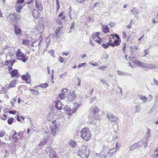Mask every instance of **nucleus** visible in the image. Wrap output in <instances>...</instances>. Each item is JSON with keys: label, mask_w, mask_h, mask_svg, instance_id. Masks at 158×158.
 <instances>
[{"label": "nucleus", "mask_w": 158, "mask_h": 158, "mask_svg": "<svg viewBox=\"0 0 158 158\" xmlns=\"http://www.w3.org/2000/svg\"><path fill=\"white\" fill-rule=\"evenodd\" d=\"M46 142H45L44 141V142H41L39 144V145L40 146H41L42 145H43V144H45L46 143Z\"/></svg>", "instance_id": "obj_54"}, {"label": "nucleus", "mask_w": 158, "mask_h": 158, "mask_svg": "<svg viewBox=\"0 0 158 158\" xmlns=\"http://www.w3.org/2000/svg\"><path fill=\"white\" fill-rule=\"evenodd\" d=\"M64 111L66 112L67 113L69 114L70 115H71L72 114H70L69 113L70 112H72V109H71V108L69 107L68 106L66 105L64 108Z\"/></svg>", "instance_id": "obj_23"}, {"label": "nucleus", "mask_w": 158, "mask_h": 158, "mask_svg": "<svg viewBox=\"0 0 158 158\" xmlns=\"http://www.w3.org/2000/svg\"><path fill=\"white\" fill-rule=\"evenodd\" d=\"M100 35V33L99 32H96L93 34L91 36L90 39H95L96 38H98L99 36Z\"/></svg>", "instance_id": "obj_25"}, {"label": "nucleus", "mask_w": 158, "mask_h": 158, "mask_svg": "<svg viewBox=\"0 0 158 158\" xmlns=\"http://www.w3.org/2000/svg\"><path fill=\"white\" fill-rule=\"evenodd\" d=\"M127 44L126 43H123L122 45V50L124 54L126 53V48Z\"/></svg>", "instance_id": "obj_29"}, {"label": "nucleus", "mask_w": 158, "mask_h": 158, "mask_svg": "<svg viewBox=\"0 0 158 158\" xmlns=\"http://www.w3.org/2000/svg\"><path fill=\"white\" fill-rule=\"evenodd\" d=\"M21 79L27 83L30 84L31 82V77L28 73H26L25 74L22 75Z\"/></svg>", "instance_id": "obj_8"}, {"label": "nucleus", "mask_w": 158, "mask_h": 158, "mask_svg": "<svg viewBox=\"0 0 158 158\" xmlns=\"http://www.w3.org/2000/svg\"><path fill=\"white\" fill-rule=\"evenodd\" d=\"M7 115L4 114L0 116V118L4 120H6L7 118Z\"/></svg>", "instance_id": "obj_41"}, {"label": "nucleus", "mask_w": 158, "mask_h": 158, "mask_svg": "<svg viewBox=\"0 0 158 158\" xmlns=\"http://www.w3.org/2000/svg\"><path fill=\"white\" fill-rule=\"evenodd\" d=\"M99 110L98 107L95 106L94 107H92L90 110V114H95L98 113L99 112Z\"/></svg>", "instance_id": "obj_12"}, {"label": "nucleus", "mask_w": 158, "mask_h": 158, "mask_svg": "<svg viewBox=\"0 0 158 158\" xmlns=\"http://www.w3.org/2000/svg\"><path fill=\"white\" fill-rule=\"evenodd\" d=\"M92 65L94 66H97L98 65V63H95V64H92Z\"/></svg>", "instance_id": "obj_61"}, {"label": "nucleus", "mask_w": 158, "mask_h": 158, "mask_svg": "<svg viewBox=\"0 0 158 158\" xmlns=\"http://www.w3.org/2000/svg\"><path fill=\"white\" fill-rule=\"evenodd\" d=\"M15 118L19 122H20L21 119L19 118V114L16 115Z\"/></svg>", "instance_id": "obj_50"}, {"label": "nucleus", "mask_w": 158, "mask_h": 158, "mask_svg": "<svg viewBox=\"0 0 158 158\" xmlns=\"http://www.w3.org/2000/svg\"><path fill=\"white\" fill-rule=\"evenodd\" d=\"M32 15L33 17L36 19L39 18L41 15L40 13L35 9L34 10Z\"/></svg>", "instance_id": "obj_13"}, {"label": "nucleus", "mask_w": 158, "mask_h": 158, "mask_svg": "<svg viewBox=\"0 0 158 158\" xmlns=\"http://www.w3.org/2000/svg\"><path fill=\"white\" fill-rule=\"evenodd\" d=\"M154 158H158V149H156L155 151L154 154Z\"/></svg>", "instance_id": "obj_38"}, {"label": "nucleus", "mask_w": 158, "mask_h": 158, "mask_svg": "<svg viewBox=\"0 0 158 158\" xmlns=\"http://www.w3.org/2000/svg\"><path fill=\"white\" fill-rule=\"evenodd\" d=\"M55 103V106L56 109L58 110H61L62 109L63 105L60 100H56Z\"/></svg>", "instance_id": "obj_10"}, {"label": "nucleus", "mask_w": 158, "mask_h": 158, "mask_svg": "<svg viewBox=\"0 0 158 158\" xmlns=\"http://www.w3.org/2000/svg\"><path fill=\"white\" fill-rule=\"evenodd\" d=\"M56 4L57 7V12L58 11V10L60 7L59 2L58 0H56Z\"/></svg>", "instance_id": "obj_42"}, {"label": "nucleus", "mask_w": 158, "mask_h": 158, "mask_svg": "<svg viewBox=\"0 0 158 158\" xmlns=\"http://www.w3.org/2000/svg\"><path fill=\"white\" fill-rule=\"evenodd\" d=\"M8 70L10 72L9 74L12 78H18L20 77V74L19 73V71L17 69L12 70L11 67H8Z\"/></svg>", "instance_id": "obj_5"}, {"label": "nucleus", "mask_w": 158, "mask_h": 158, "mask_svg": "<svg viewBox=\"0 0 158 158\" xmlns=\"http://www.w3.org/2000/svg\"><path fill=\"white\" fill-rule=\"evenodd\" d=\"M24 132L23 131H19L17 133L15 131H13L12 137L15 141L17 140L21 139L23 138Z\"/></svg>", "instance_id": "obj_6"}, {"label": "nucleus", "mask_w": 158, "mask_h": 158, "mask_svg": "<svg viewBox=\"0 0 158 158\" xmlns=\"http://www.w3.org/2000/svg\"><path fill=\"white\" fill-rule=\"evenodd\" d=\"M8 113L10 114H15L16 113V111L15 110L9 111Z\"/></svg>", "instance_id": "obj_49"}, {"label": "nucleus", "mask_w": 158, "mask_h": 158, "mask_svg": "<svg viewBox=\"0 0 158 158\" xmlns=\"http://www.w3.org/2000/svg\"><path fill=\"white\" fill-rule=\"evenodd\" d=\"M49 85L47 83H44L41 84L39 85V87L43 88H45L48 87Z\"/></svg>", "instance_id": "obj_31"}, {"label": "nucleus", "mask_w": 158, "mask_h": 158, "mask_svg": "<svg viewBox=\"0 0 158 158\" xmlns=\"http://www.w3.org/2000/svg\"><path fill=\"white\" fill-rule=\"evenodd\" d=\"M6 133V132L4 130H0V137H3L5 135Z\"/></svg>", "instance_id": "obj_35"}, {"label": "nucleus", "mask_w": 158, "mask_h": 158, "mask_svg": "<svg viewBox=\"0 0 158 158\" xmlns=\"http://www.w3.org/2000/svg\"><path fill=\"white\" fill-rule=\"evenodd\" d=\"M76 98V95L74 92L72 93L69 96V99L70 101H73Z\"/></svg>", "instance_id": "obj_28"}, {"label": "nucleus", "mask_w": 158, "mask_h": 158, "mask_svg": "<svg viewBox=\"0 0 158 158\" xmlns=\"http://www.w3.org/2000/svg\"><path fill=\"white\" fill-rule=\"evenodd\" d=\"M109 46H110L112 47H114V45L113 43H108L106 44H102V46L104 48L106 49L109 47Z\"/></svg>", "instance_id": "obj_24"}, {"label": "nucleus", "mask_w": 158, "mask_h": 158, "mask_svg": "<svg viewBox=\"0 0 158 158\" xmlns=\"http://www.w3.org/2000/svg\"><path fill=\"white\" fill-rule=\"evenodd\" d=\"M122 36H123V38L124 39H125L127 37V35H126V33L125 31H123L122 32Z\"/></svg>", "instance_id": "obj_51"}, {"label": "nucleus", "mask_w": 158, "mask_h": 158, "mask_svg": "<svg viewBox=\"0 0 158 158\" xmlns=\"http://www.w3.org/2000/svg\"><path fill=\"white\" fill-rule=\"evenodd\" d=\"M152 22L154 24H155L157 23V22L155 20V19H152Z\"/></svg>", "instance_id": "obj_62"}, {"label": "nucleus", "mask_w": 158, "mask_h": 158, "mask_svg": "<svg viewBox=\"0 0 158 158\" xmlns=\"http://www.w3.org/2000/svg\"><path fill=\"white\" fill-rule=\"evenodd\" d=\"M24 2V0H17L16 3L17 4H22Z\"/></svg>", "instance_id": "obj_44"}, {"label": "nucleus", "mask_w": 158, "mask_h": 158, "mask_svg": "<svg viewBox=\"0 0 158 158\" xmlns=\"http://www.w3.org/2000/svg\"><path fill=\"white\" fill-rule=\"evenodd\" d=\"M17 84V80H14L11 81L9 84L8 85L7 88H11L15 87Z\"/></svg>", "instance_id": "obj_18"}, {"label": "nucleus", "mask_w": 158, "mask_h": 158, "mask_svg": "<svg viewBox=\"0 0 158 158\" xmlns=\"http://www.w3.org/2000/svg\"><path fill=\"white\" fill-rule=\"evenodd\" d=\"M16 60H13L12 61L9 60H6L5 61V64L6 65L8 66V67H11L13 66V64L15 62Z\"/></svg>", "instance_id": "obj_20"}, {"label": "nucleus", "mask_w": 158, "mask_h": 158, "mask_svg": "<svg viewBox=\"0 0 158 158\" xmlns=\"http://www.w3.org/2000/svg\"><path fill=\"white\" fill-rule=\"evenodd\" d=\"M31 129L30 128H28L27 130V132L28 134H29L31 131Z\"/></svg>", "instance_id": "obj_60"}, {"label": "nucleus", "mask_w": 158, "mask_h": 158, "mask_svg": "<svg viewBox=\"0 0 158 158\" xmlns=\"http://www.w3.org/2000/svg\"><path fill=\"white\" fill-rule=\"evenodd\" d=\"M64 90H66V91H68L66 89H64L61 90V93L59 95V98L61 100L65 98V91Z\"/></svg>", "instance_id": "obj_16"}, {"label": "nucleus", "mask_w": 158, "mask_h": 158, "mask_svg": "<svg viewBox=\"0 0 158 158\" xmlns=\"http://www.w3.org/2000/svg\"><path fill=\"white\" fill-rule=\"evenodd\" d=\"M144 51L145 52V54L144 56H146L147 54H148V52L147 49L144 50Z\"/></svg>", "instance_id": "obj_58"}, {"label": "nucleus", "mask_w": 158, "mask_h": 158, "mask_svg": "<svg viewBox=\"0 0 158 158\" xmlns=\"http://www.w3.org/2000/svg\"><path fill=\"white\" fill-rule=\"evenodd\" d=\"M109 25L111 27H114L115 24L114 23H113L112 22H109Z\"/></svg>", "instance_id": "obj_52"}, {"label": "nucleus", "mask_w": 158, "mask_h": 158, "mask_svg": "<svg viewBox=\"0 0 158 158\" xmlns=\"http://www.w3.org/2000/svg\"><path fill=\"white\" fill-rule=\"evenodd\" d=\"M102 29L103 33L105 34H106L109 32V28L106 25H102Z\"/></svg>", "instance_id": "obj_22"}, {"label": "nucleus", "mask_w": 158, "mask_h": 158, "mask_svg": "<svg viewBox=\"0 0 158 158\" xmlns=\"http://www.w3.org/2000/svg\"><path fill=\"white\" fill-rule=\"evenodd\" d=\"M154 83L157 85H158V81L154 79L153 80Z\"/></svg>", "instance_id": "obj_55"}, {"label": "nucleus", "mask_w": 158, "mask_h": 158, "mask_svg": "<svg viewBox=\"0 0 158 158\" xmlns=\"http://www.w3.org/2000/svg\"><path fill=\"white\" fill-rule=\"evenodd\" d=\"M102 41V40L101 39V38L100 37H99V38H98V40H97L95 42H96L98 44H101Z\"/></svg>", "instance_id": "obj_48"}, {"label": "nucleus", "mask_w": 158, "mask_h": 158, "mask_svg": "<svg viewBox=\"0 0 158 158\" xmlns=\"http://www.w3.org/2000/svg\"><path fill=\"white\" fill-rule=\"evenodd\" d=\"M15 54L17 57V59L23 62H26L29 59L28 57L26 56L22 52L20 49H18Z\"/></svg>", "instance_id": "obj_3"}, {"label": "nucleus", "mask_w": 158, "mask_h": 158, "mask_svg": "<svg viewBox=\"0 0 158 158\" xmlns=\"http://www.w3.org/2000/svg\"><path fill=\"white\" fill-rule=\"evenodd\" d=\"M64 12L62 11L59 15V17H61L63 16L62 17V19H64L65 18V16H64Z\"/></svg>", "instance_id": "obj_46"}, {"label": "nucleus", "mask_w": 158, "mask_h": 158, "mask_svg": "<svg viewBox=\"0 0 158 158\" xmlns=\"http://www.w3.org/2000/svg\"><path fill=\"white\" fill-rule=\"evenodd\" d=\"M0 17H3V14L0 10Z\"/></svg>", "instance_id": "obj_63"}, {"label": "nucleus", "mask_w": 158, "mask_h": 158, "mask_svg": "<svg viewBox=\"0 0 158 158\" xmlns=\"http://www.w3.org/2000/svg\"><path fill=\"white\" fill-rule=\"evenodd\" d=\"M14 120V119L13 117L9 118L7 121V123L9 125H11Z\"/></svg>", "instance_id": "obj_32"}, {"label": "nucleus", "mask_w": 158, "mask_h": 158, "mask_svg": "<svg viewBox=\"0 0 158 158\" xmlns=\"http://www.w3.org/2000/svg\"><path fill=\"white\" fill-rule=\"evenodd\" d=\"M90 150L86 147H84L81 149H79L78 155L82 158H88L89 156Z\"/></svg>", "instance_id": "obj_2"}, {"label": "nucleus", "mask_w": 158, "mask_h": 158, "mask_svg": "<svg viewBox=\"0 0 158 158\" xmlns=\"http://www.w3.org/2000/svg\"><path fill=\"white\" fill-rule=\"evenodd\" d=\"M44 28V26L43 24H42V25H36L35 27L36 30L41 34H42L43 32Z\"/></svg>", "instance_id": "obj_17"}, {"label": "nucleus", "mask_w": 158, "mask_h": 158, "mask_svg": "<svg viewBox=\"0 0 158 158\" xmlns=\"http://www.w3.org/2000/svg\"><path fill=\"white\" fill-rule=\"evenodd\" d=\"M35 7L39 11H42L43 9V6L41 1L39 0H35Z\"/></svg>", "instance_id": "obj_9"}, {"label": "nucleus", "mask_w": 158, "mask_h": 158, "mask_svg": "<svg viewBox=\"0 0 158 158\" xmlns=\"http://www.w3.org/2000/svg\"><path fill=\"white\" fill-rule=\"evenodd\" d=\"M49 157L50 158H58V156L54 151H52L50 153Z\"/></svg>", "instance_id": "obj_26"}, {"label": "nucleus", "mask_w": 158, "mask_h": 158, "mask_svg": "<svg viewBox=\"0 0 158 158\" xmlns=\"http://www.w3.org/2000/svg\"><path fill=\"white\" fill-rule=\"evenodd\" d=\"M77 1L79 3H82L84 2V0H77Z\"/></svg>", "instance_id": "obj_57"}, {"label": "nucleus", "mask_w": 158, "mask_h": 158, "mask_svg": "<svg viewBox=\"0 0 158 158\" xmlns=\"http://www.w3.org/2000/svg\"><path fill=\"white\" fill-rule=\"evenodd\" d=\"M79 107V105L77 103H74L73 104V108L72 109V112L69 113L70 114H73V113L75 112L78 109Z\"/></svg>", "instance_id": "obj_19"}, {"label": "nucleus", "mask_w": 158, "mask_h": 158, "mask_svg": "<svg viewBox=\"0 0 158 158\" xmlns=\"http://www.w3.org/2000/svg\"><path fill=\"white\" fill-rule=\"evenodd\" d=\"M139 98L143 102H145L147 101V98L145 96H141Z\"/></svg>", "instance_id": "obj_33"}, {"label": "nucleus", "mask_w": 158, "mask_h": 158, "mask_svg": "<svg viewBox=\"0 0 158 158\" xmlns=\"http://www.w3.org/2000/svg\"><path fill=\"white\" fill-rule=\"evenodd\" d=\"M98 39V38H96L95 39H90V44L94 46V44L95 42H96L97 40Z\"/></svg>", "instance_id": "obj_34"}, {"label": "nucleus", "mask_w": 158, "mask_h": 158, "mask_svg": "<svg viewBox=\"0 0 158 158\" xmlns=\"http://www.w3.org/2000/svg\"><path fill=\"white\" fill-rule=\"evenodd\" d=\"M81 85V81L80 80H78V86H80Z\"/></svg>", "instance_id": "obj_64"}, {"label": "nucleus", "mask_w": 158, "mask_h": 158, "mask_svg": "<svg viewBox=\"0 0 158 158\" xmlns=\"http://www.w3.org/2000/svg\"><path fill=\"white\" fill-rule=\"evenodd\" d=\"M110 36L112 37V38H113L114 37H115L118 39H120L119 36L117 34H116L115 35H110Z\"/></svg>", "instance_id": "obj_45"}, {"label": "nucleus", "mask_w": 158, "mask_h": 158, "mask_svg": "<svg viewBox=\"0 0 158 158\" xmlns=\"http://www.w3.org/2000/svg\"><path fill=\"white\" fill-rule=\"evenodd\" d=\"M69 144L72 147H74L77 145V143L74 141H71L69 143Z\"/></svg>", "instance_id": "obj_37"}, {"label": "nucleus", "mask_w": 158, "mask_h": 158, "mask_svg": "<svg viewBox=\"0 0 158 158\" xmlns=\"http://www.w3.org/2000/svg\"><path fill=\"white\" fill-rule=\"evenodd\" d=\"M134 63L138 65L139 66L143 68H145L147 66H146V64L143 63L142 62L139 61V60H135L134 61Z\"/></svg>", "instance_id": "obj_21"}, {"label": "nucleus", "mask_w": 158, "mask_h": 158, "mask_svg": "<svg viewBox=\"0 0 158 158\" xmlns=\"http://www.w3.org/2000/svg\"><path fill=\"white\" fill-rule=\"evenodd\" d=\"M117 151V149L115 148H113L109 150L107 153V155L109 157H111Z\"/></svg>", "instance_id": "obj_15"}, {"label": "nucleus", "mask_w": 158, "mask_h": 158, "mask_svg": "<svg viewBox=\"0 0 158 158\" xmlns=\"http://www.w3.org/2000/svg\"><path fill=\"white\" fill-rule=\"evenodd\" d=\"M31 92L34 95H38L39 94V92L38 91L31 89L30 90Z\"/></svg>", "instance_id": "obj_39"}, {"label": "nucleus", "mask_w": 158, "mask_h": 158, "mask_svg": "<svg viewBox=\"0 0 158 158\" xmlns=\"http://www.w3.org/2000/svg\"><path fill=\"white\" fill-rule=\"evenodd\" d=\"M81 136L83 140L86 141L89 140L92 137V134L87 127L83 128L80 131Z\"/></svg>", "instance_id": "obj_1"}, {"label": "nucleus", "mask_w": 158, "mask_h": 158, "mask_svg": "<svg viewBox=\"0 0 158 158\" xmlns=\"http://www.w3.org/2000/svg\"><path fill=\"white\" fill-rule=\"evenodd\" d=\"M87 64L85 63H82L80 64L78 66V67L79 68H81L82 67H84Z\"/></svg>", "instance_id": "obj_43"}, {"label": "nucleus", "mask_w": 158, "mask_h": 158, "mask_svg": "<svg viewBox=\"0 0 158 158\" xmlns=\"http://www.w3.org/2000/svg\"><path fill=\"white\" fill-rule=\"evenodd\" d=\"M107 116L108 119L111 122L115 121H116L118 118L117 117H115L113 114L109 113L107 114Z\"/></svg>", "instance_id": "obj_14"}, {"label": "nucleus", "mask_w": 158, "mask_h": 158, "mask_svg": "<svg viewBox=\"0 0 158 158\" xmlns=\"http://www.w3.org/2000/svg\"><path fill=\"white\" fill-rule=\"evenodd\" d=\"M56 122V120L53 121L52 122V125L50 127L51 134L54 136L55 135L58 131Z\"/></svg>", "instance_id": "obj_7"}, {"label": "nucleus", "mask_w": 158, "mask_h": 158, "mask_svg": "<svg viewBox=\"0 0 158 158\" xmlns=\"http://www.w3.org/2000/svg\"><path fill=\"white\" fill-rule=\"evenodd\" d=\"M119 147H120L118 145V143L117 142L116 145V148H115L117 149V151L118 150V149H119Z\"/></svg>", "instance_id": "obj_53"}, {"label": "nucleus", "mask_w": 158, "mask_h": 158, "mask_svg": "<svg viewBox=\"0 0 158 158\" xmlns=\"http://www.w3.org/2000/svg\"><path fill=\"white\" fill-rule=\"evenodd\" d=\"M30 43L29 40L27 39H24L22 41V44L24 45H29Z\"/></svg>", "instance_id": "obj_30"}, {"label": "nucleus", "mask_w": 158, "mask_h": 158, "mask_svg": "<svg viewBox=\"0 0 158 158\" xmlns=\"http://www.w3.org/2000/svg\"><path fill=\"white\" fill-rule=\"evenodd\" d=\"M118 40L119 39H117V40H115L114 41L113 44L114 45V46H117L119 45L120 43H119V41Z\"/></svg>", "instance_id": "obj_40"}, {"label": "nucleus", "mask_w": 158, "mask_h": 158, "mask_svg": "<svg viewBox=\"0 0 158 158\" xmlns=\"http://www.w3.org/2000/svg\"><path fill=\"white\" fill-rule=\"evenodd\" d=\"M58 60L61 63H63L64 62V60L63 58L60 56L59 57Z\"/></svg>", "instance_id": "obj_47"}, {"label": "nucleus", "mask_w": 158, "mask_h": 158, "mask_svg": "<svg viewBox=\"0 0 158 158\" xmlns=\"http://www.w3.org/2000/svg\"><path fill=\"white\" fill-rule=\"evenodd\" d=\"M130 48L131 49V51L132 53L136 52L138 50V48L135 46L131 47Z\"/></svg>", "instance_id": "obj_36"}, {"label": "nucleus", "mask_w": 158, "mask_h": 158, "mask_svg": "<svg viewBox=\"0 0 158 158\" xmlns=\"http://www.w3.org/2000/svg\"><path fill=\"white\" fill-rule=\"evenodd\" d=\"M23 6L21 5H16L15 8L16 12L18 13H20L21 10L23 9Z\"/></svg>", "instance_id": "obj_27"}, {"label": "nucleus", "mask_w": 158, "mask_h": 158, "mask_svg": "<svg viewBox=\"0 0 158 158\" xmlns=\"http://www.w3.org/2000/svg\"><path fill=\"white\" fill-rule=\"evenodd\" d=\"M107 67L106 66H104L98 68V69L101 70H103V69Z\"/></svg>", "instance_id": "obj_56"}, {"label": "nucleus", "mask_w": 158, "mask_h": 158, "mask_svg": "<svg viewBox=\"0 0 158 158\" xmlns=\"http://www.w3.org/2000/svg\"><path fill=\"white\" fill-rule=\"evenodd\" d=\"M21 16L18 15L15 13L11 14L6 16V20L10 21L12 23L15 22H17V21L20 19Z\"/></svg>", "instance_id": "obj_4"}, {"label": "nucleus", "mask_w": 158, "mask_h": 158, "mask_svg": "<svg viewBox=\"0 0 158 158\" xmlns=\"http://www.w3.org/2000/svg\"><path fill=\"white\" fill-rule=\"evenodd\" d=\"M14 32L16 35H20L22 34L21 29L16 24L14 25Z\"/></svg>", "instance_id": "obj_11"}, {"label": "nucleus", "mask_w": 158, "mask_h": 158, "mask_svg": "<svg viewBox=\"0 0 158 158\" xmlns=\"http://www.w3.org/2000/svg\"><path fill=\"white\" fill-rule=\"evenodd\" d=\"M68 55V53L67 52H63L62 53V55L67 56Z\"/></svg>", "instance_id": "obj_59"}]
</instances>
